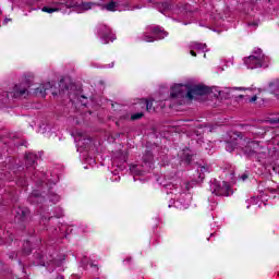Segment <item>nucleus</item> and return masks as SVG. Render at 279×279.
<instances>
[{
	"label": "nucleus",
	"instance_id": "f257e3e1",
	"mask_svg": "<svg viewBox=\"0 0 279 279\" xmlns=\"http://www.w3.org/2000/svg\"><path fill=\"white\" fill-rule=\"evenodd\" d=\"M226 149L227 151H234V149H238L244 154V156H247L248 158H256L258 161H260V158L265 156V153L260 151V144L258 142L243 137L238 133L230 134Z\"/></svg>",
	"mask_w": 279,
	"mask_h": 279
},
{
	"label": "nucleus",
	"instance_id": "f03ea898",
	"mask_svg": "<svg viewBox=\"0 0 279 279\" xmlns=\"http://www.w3.org/2000/svg\"><path fill=\"white\" fill-rule=\"evenodd\" d=\"M162 185V192L166 193V195L169 196L170 202H173L175 204V208H189L191 204V196L186 193L189 191V183H184L183 185H178L173 183H161Z\"/></svg>",
	"mask_w": 279,
	"mask_h": 279
},
{
	"label": "nucleus",
	"instance_id": "7ed1b4c3",
	"mask_svg": "<svg viewBox=\"0 0 279 279\" xmlns=\"http://www.w3.org/2000/svg\"><path fill=\"white\" fill-rule=\"evenodd\" d=\"M210 89L204 85H191V84H174L171 87L170 97L172 99H196V97H202L208 95Z\"/></svg>",
	"mask_w": 279,
	"mask_h": 279
},
{
	"label": "nucleus",
	"instance_id": "20e7f679",
	"mask_svg": "<svg viewBox=\"0 0 279 279\" xmlns=\"http://www.w3.org/2000/svg\"><path fill=\"white\" fill-rule=\"evenodd\" d=\"M244 64L247 69H267L269 66V57L263 54V50L257 48L253 51V53L246 58H244Z\"/></svg>",
	"mask_w": 279,
	"mask_h": 279
},
{
	"label": "nucleus",
	"instance_id": "39448f33",
	"mask_svg": "<svg viewBox=\"0 0 279 279\" xmlns=\"http://www.w3.org/2000/svg\"><path fill=\"white\" fill-rule=\"evenodd\" d=\"M154 160V155H151V151H146L143 156V162L144 165H132L130 167V171L132 175H143L144 173H147L151 169V162Z\"/></svg>",
	"mask_w": 279,
	"mask_h": 279
},
{
	"label": "nucleus",
	"instance_id": "423d86ee",
	"mask_svg": "<svg viewBox=\"0 0 279 279\" xmlns=\"http://www.w3.org/2000/svg\"><path fill=\"white\" fill-rule=\"evenodd\" d=\"M210 191L213 195H216L217 197H230V195H232V190L226 181L219 182L214 180L210 183Z\"/></svg>",
	"mask_w": 279,
	"mask_h": 279
},
{
	"label": "nucleus",
	"instance_id": "0eeeda50",
	"mask_svg": "<svg viewBox=\"0 0 279 279\" xmlns=\"http://www.w3.org/2000/svg\"><path fill=\"white\" fill-rule=\"evenodd\" d=\"M167 38V32L162 31L159 26H148L147 32L143 36L144 43H154V40H162Z\"/></svg>",
	"mask_w": 279,
	"mask_h": 279
},
{
	"label": "nucleus",
	"instance_id": "6e6552de",
	"mask_svg": "<svg viewBox=\"0 0 279 279\" xmlns=\"http://www.w3.org/2000/svg\"><path fill=\"white\" fill-rule=\"evenodd\" d=\"M27 95V86L23 84L15 85L11 92H3L0 94V101H5V99L13 97L14 99H19V97H25Z\"/></svg>",
	"mask_w": 279,
	"mask_h": 279
},
{
	"label": "nucleus",
	"instance_id": "1a4fd4ad",
	"mask_svg": "<svg viewBox=\"0 0 279 279\" xmlns=\"http://www.w3.org/2000/svg\"><path fill=\"white\" fill-rule=\"evenodd\" d=\"M98 34L101 38L102 45H108V43H111L117 39L114 35L110 32V28L106 26V24H100L98 27Z\"/></svg>",
	"mask_w": 279,
	"mask_h": 279
},
{
	"label": "nucleus",
	"instance_id": "9d476101",
	"mask_svg": "<svg viewBox=\"0 0 279 279\" xmlns=\"http://www.w3.org/2000/svg\"><path fill=\"white\" fill-rule=\"evenodd\" d=\"M15 223H25L29 218V209L26 207H17L13 210Z\"/></svg>",
	"mask_w": 279,
	"mask_h": 279
},
{
	"label": "nucleus",
	"instance_id": "9b49d317",
	"mask_svg": "<svg viewBox=\"0 0 279 279\" xmlns=\"http://www.w3.org/2000/svg\"><path fill=\"white\" fill-rule=\"evenodd\" d=\"M95 3L92 2H83L81 4H77L75 1H66L65 8H76L78 12H86L88 10H93V7Z\"/></svg>",
	"mask_w": 279,
	"mask_h": 279
},
{
	"label": "nucleus",
	"instance_id": "f8f14e48",
	"mask_svg": "<svg viewBox=\"0 0 279 279\" xmlns=\"http://www.w3.org/2000/svg\"><path fill=\"white\" fill-rule=\"evenodd\" d=\"M189 49H191L190 51L191 56H194V57L197 56L195 51H198V53L199 52L206 53V51H208L206 44H202L197 41L190 43Z\"/></svg>",
	"mask_w": 279,
	"mask_h": 279
},
{
	"label": "nucleus",
	"instance_id": "ddd939ff",
	"mask_svg": "<svg viewBox=\"0 0 279 279\" xmlns=\"http://www.w3.org/2000/svg\"><path fill=\"white\" fill-rule=\"evenodd\" d=\"M51 88H53V84L50 82L41 84L35 89V95H38L39 97H46L47 90H51Z\"/></svg>",
	"mask_w": 279,
	"mask_h": 279
},
{
	"label": "nucleus",
	"instance_id": "4468645a",
	"mask_svg": "<svg viewBox=\"0 0 279 279\" xmlns=\"http://www.w3.org/2000/svg\"><path fill=\"white\" fill-rule=\"evenodd\" d=\"M77 134H78L77 145L80 147H84V149L88 148V145H90V143H93V140H90V137H87L86 135H83L82 133H77Z\"/></svg>",
	"mask_w": 279,
	"mask_h": 279
},
{
	"label": "nucleus",
	"instance_id": "2eb2a0df",
	"mask_svg": "<svg viewBox=\"0 0 279 279\" xmlns=\"http://www.w3.org/2000/svg\"><path fill=\"white\" fill-rule=\"evenodd\" d=\"M36 160H38V156L34 153H28L26 155V167L29 169V167H33V169H36Z\"/></svg>",
	"mask_w": 279,
	"mask_h": 279
},
{
	"label": "nucleus",
	"instance_id": "dca6fc26",
	"mask_svg": "<svg viewBox=\"0 0 279 279\" xmlns=\"http://www.w3.org/2000/svg\"><path fill=\"white\" fill-rule=\"evenodd\" d=\"M58 7L51 8V7H44L41 9V12H47L48 14H53V12H60L62 8H66V2L65 3H57Z\"/></svg>",
	"mask_w": 279,
	"mask_h": 279
},
{
	"label": "nucleus",
	"instance_id": "f3484780",
	"mask_svg": "<svg viewBox=\"0 0 279 279\" xmlns=\"http://www.w3.org/2000/svg\"><path fill=\"white\" fill-rule=\"evenodd\" d=\"M196 171H197V179L198 180H204V178H205L204 174L208 173V167H206V166H197Z\"/></svg>",
	"mask_w": 279,
	"mask_h": 279
},
{
	"label": "nucleus",
	"instance_id": "a211bd4d",
	"mask_svg": "<svg viewBox=\"0 0 279 279\" xmlns=\"http://www.w3.org/2000/svg\"><path fill=\"white\" fill-rule=\"evenodd\" d=\"M156 8L159 10V12L165 14V12L171 10V4H169L168 2H159L156 4Z\"/></svg>",
	"mask_w": 279,
	"mask_h": 279
},
{
	"label": "nucleus",
	"instance_id": "6ab92c4d",
	"mask_svg": "<svg viewBox=\"0 0 279 279\" xmlns=\"http://www.w3.org/2000/svg\"><path fill=\"white\" fill-rule=\"evenodd\" d=\"M34 180L37 184H44V182L47 180V177L45 173L35 172Z\"/></svg>",
	"mask_w": 279,
	"mask_h": 279
},
{
	"label": "nucleus",
	"instance_id": "aec40b11",
	"mask_svg": "<svg viewBox=\"0 0 279 279\" xmlns=\"http://www.w3.org/2000/svg\"><path fill=\"white\" fill-rule=\"evenodd\" d=\"M7 235L5 236V232H3V229H1L0 227V239H2L3 241H5V243H10V241H12V239H14V235H12V233H8L7 232Z\"/></svg>",
	"mask_w": 279,
	"mask_h": 279
},
{
	"label": "nucleus",
	"instance_id": "412c9836",
	"mask_svg": "<svg viewBox=\"0 0 279 279\" xmlns=\"http://www.w3.org/2000/svg\"><path fill=\"white\" fill-rule=\"evenodd\" d=\"M106 10H108V12H117V10H119V5L117 2L111 1L106 5Z\"/></svg>",
	"mask_w": 279,
	"mask_h": 279
},
{
	"label": "nucleus",
	"instance_id": "4be33fe9",
	"mask_svg": "<svg viewBox=\"0 0 279 279\" xmlns=\"http://www.w3.org/2000/svg\"><path fill=\"white\" fill-rule=\"evenodd\" d=\"M49 201L52 202V204H58V202H60V196L50 192Z\"/></svg>",
	"mask_w": 279,
	"mask_h": 279
},
{
	"label": "nucleus",
	"instance_id": "5701e85b",
	"mask_svg": "<svg viewBox=\"0 0 279 279\" xmlns=\"http://www.w3.org/2000/svg\"><path fill=\"white\" fill-rule=\"evenodd\" d=\"M144 106H146V110L148 112H151L154 110V101L153 100H146L144 101Z\"/></svg>",
	"mask_w": 279,
	"mask_h": 279
},
{
	"label": "nucleus",
	"instance_id": "b1692460",
	"mask_svg": "<svg viewBox=\"0 0 279 279\" xmlns=\"http://www.w3.org/2000/svg\"><path fill=\"white\" fill-rule=\"evenodd\" d=\"M23 251H24V254H32V244H29V241H26L24 243Z\"/></svg>",
	"mask_w": 279,
	"mask_h": 279
},
{
	"label": "nucleus",
	"instance_id": "393cba45",
	"mask_svg": "<svg viewBox=\"0 0 279 279\" xmlns=\"http://www.w3.org/2000/svg\"><path fill=\"white\" fill-rule=\"evenodd\" d=\"M269 88H270V90L274 93V95H276L277 97H279V89L276 90V88H278V84L271 83V84L269 85Z\"/></svg>",
	"mask_w": 279,
	"mask_h": 279
},
{
	"label": "nucleus",
	"instance_id": "a878e982",
	"mask_svg": "<svg viewBox=\"0 0 279 279\" xmlns=\"http://www.w3.org/2000/svg\"><path fill=\"white\" fill-rule=\"evenodd\" d=\"M251 204H253L254 206H260L263 204V202H260V198H258V197H252Z\"/></svg>",
	"mask_w": 279,
	"mask_h": 279
},
{
	"label": "nucleus",
	"instance_id": "bb28decb",
	"mask_svg": "<svg viewBox=\"0 0 279 279\" xmlns=\"http://www.w3.org/2000/svg\"><path fill=\"white\" fill-rule=\"evenodd\" d=\"M131 119H132V121H136L138 119H143V112L132 114Z\"/></svg>",
	"mask_w": 279,
	"mask_h": 279
},
{
	"label": "nucleus",
	"instance_id": "cd10ccee",
	"mask_svg": "<svg viewBox=\"0 0 279 279\" xmlns=\"http://www.w3.org/2000/svg\"><path fill=\"white\" fill-rule=\"evenodd\" d=\"M39 196H40V194L38 192L34 191L32 193V195L29 196V202H34V197H39Z\"/></svg>",
	"mask_w": 279,
	"mask_h": 279
},
{
	"label": "nucleus",
	"instance_id": "c85d7f7f",
	"mask_svg": "<svg viewBox=\"0 0 279 279\" xmlns=\"http://www.w3.org/2000/svg\"><path fill=\"white\" fill-rule=\"evenodd\" d=\"M58 210H59V214H57L56 217H57L58 219H60V217H64V211H62L61 208H58Z\"/></svg>",
	"mask_w": 279,
	"mask_h": 279
},
{
	"label": "nucleus",
	"instance_id": "c756f323",
	"mask_svg": "<svg viewBox=\"0 0 279 279\" xmlns=\"http://www.w3.org/2000/svg\"><path fill=\"white\" fill-rule=\"evenodd\" d=\"M256 99H258V97L253 96L252 98L248 99L250 104H254V101H256Z\"/></svg>",
	"mask_w": 279,
	"mask_h": 279
},
{
	"label": "nucleus",
	"instance_id": "7c9ffc66",
	"mask_svg": "<svg viewBox=\"0 0 279 279\" xmlns=\"http://www.w3.org/2000/svg\"><path fill=\"white\" fill-rule=\"evenodd\" d=\"M80 101H81V104H82V106H86V102H82V99H86V97L85 96H80Z\"/></svg>",
	"mask_w": 279,
	"mask_h": 279
},
{
	"label": "nucleus",
	"instance_id": "2f4dec72",
	"mask_svg": "<svg viewBox=\"0 0 279 279\" xmlns=\"http://www.w3.org/2000/svg\"><path fill=\"white\" fill-rule=\"evenodd\" d=\"M246 179H247V174H242V175H241V180H242L243 182H245Z\"/></svg>",
	"mask_w": 279,
	"mask_h": 279
},
{
	"label": "nucleus",
	"instance_id": "473e14b6",
	"mask_svg": "<svg viewBox=\"0 0 279 279\" xmlns=\"http://www.w3.org/2000/svg\"><path fill=\"white\" fill-rule=\"evenodd\" d=\"M232 90H236V87L235 88H227V92L229 93V95L232 93Z\"/></svg>",
	"mask_w": 279,
	"mask_h": 279
},
{
	"label": "nucleus",
	"instance_id": "72a5a7b5",
	"mask_svg": "<svg viewBox=\"0 0 279 279\" xmlns=\"http://www.w3.org/2000/svg\"><path fill=\"white\" fill-rule=\"evenodd\" d=\"M270 123H279V119H271Z\"/></svg>",
	"mask_w": 279,
	"mask_h": 279
},
{
	"label": "nucleus",
	"instance_id": "f704fd0d",
	"mask_svg": "<svg viewBox=\"0 0 279 279\" xmlns=\"http://www.w3.org/2000/svg\"><path fill=\"white\" fill-rule=\"evenodd\" d=\"M185 162H191V156L190 155L186 156Z\"/></svg>",
	"mask_w": 279,
	"mask_h": 279
},
{
	"label": "nucleus",
	"instance_id": "c9c22d12",
	"mask_svg": "<svg viewBox=\"0 0 279 279\" xmlns=\"http://www.w3.org/2000/svg\"><path fill=\"white\" fill-rule=\"evenodd\" d=\"M217 206V202H214L213 204H211V210H215V207Z\"/></svg>",
	"mask_w": 279,
	"mask_h": 279
},
{
	"label": "nucleus",
	"instance_id": "e433bc0d",
	"mask_svg": "<svg viewBox=\"0 0 279 279\" xmlns=\"http://www.w3.org/2000/svg\"><path fill=\"white\" fill-rule=\"evenodd\" d=\"M9 258H16V253H12Z\"/></svg>",
	"mask_w": 279,
	"mask_h": 279
},
{
	"label": "nucleus",
	"instance_id": "4c0bfd02",
	"mask_svg": "<svg viewBox=\"0 0 279 279\" xmlns=\"http://www.w3.org/2000/svg\"><path fill=\"white\" fill-rule=\"evenodd\" d=\"M239 98H240V99H243V95H240Z\"/></svg>",
	"mask_w": 279,
	"mask_h": 279
},
{
	"label": "nucleus",
	"instance_id": "58836bf2",
	"mask_svg": "<svg viewBox=\"0 0 279 279\" xmlns=\"http://www.w3.org/2000/svg\"><path fill=\"white\" fill-rule=\"evenodd\" d=\"M136 8H137V10H141L142 7H136Z\"/></svg>",
	"mask_w": 279,
	"mask_h": 279
},
{
	"label": "nucleus",
	"instance_id": "ea45409f",
	"mask_svg": "<svg viewBox=\"0 0 279 279\" xmlns=\"http://www.w3.org/2000/svg\"><path fill=\"white\" fill-rule=\"evenodd\" d=\"M8 21H10V20H4V23H8Z\"/></svg>",
	"mask_w": 279,
	"mask_h": 279
},
{
	"label": "nucleus",
	"instance_id": "a19ab883",
	"mask_svg": "<svg viewBox=\"0 0 279 279\" xmlns=\"http://www.w3.org/2000/svg\"><path fill=\"white\" fill-rule=\"evenodd\" d=\"M45 186H49V184H48V183H45Z\"/></svg>",
	"mask_w": 279,
	"mask_h": 279
},
{
	"label": "nucleus",
	"instance_id": "79ce46f5",
	"mask_svg": "<svg viewBox=\"0 0 279 279\" xmlns=\"http://www.w3.org/2000/svg\"><path fill=\"white\" fill-rule=\"evenodd\" d=\"M168 206H169V208H171V206H173V205L169 204Z\"/></svg>",
	"mask_w": 279,
	"mask_h": 279
},
{
	"label": "nucleus",
	"instance_id": "37998d69",
	"mask_svg": "<svg viewBox=\"0 0 279 279\" xmlns=\"http://www.w3.org/2000/svg\"><path fill=\"white\" fill-rule=\"evenodd\" d=\"M71 101H73V98L70 96Z\"/></svg>",
	"mask_w": 279,
	"mask_h": 279
},
{
	"label": "nucleus",
	"instance_id": "c03bdc74",
	"mask_svg": "<svg viewBox=\"0 0 279 279\" xmlns=\"http://www.w3.org/2000/svg\"><path fill=\"white\" fill-rule=\"evenodd\" d=\"M204 58H206V53H204Z\"/></svg>",
	"mask_w": 279,
	"mask_h": 279
},
{
	"label": "nucleus",
	"instance_id": "a18cd8bd",
	"mask_svg": "<svg viewBox=\"0 0 279 279\" xmlns=\"http://www.w3.org/2000/svg\"><path fill=\"white\" fill-rule=\"evenodd\" d=\"M250 25H255L256 26V24H250Z\"/></svg>",
	"mask_w": 279,
	"mask_h": 279
}]
</instances>
